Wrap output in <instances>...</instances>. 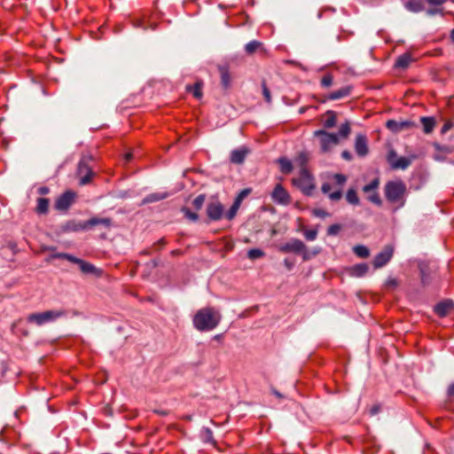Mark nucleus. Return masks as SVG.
<instances>
[{"label":"nucleus","instance_id":"6ab92c4d","mask_svg":"<svg viewBox=\"0 0 454 454\" xmlns=\"http://www.w3.org/2000/svg\"><path fill=\"white\" fill-rule=\"evenodd\" d=\"M454 309V302L451 300H445L434 306V312L441 317H446Z\"/></svg>","mask_w":454,"mask_h":454},{"label":"nucleus","instance_id":"4c0bfd02","mask_svg":"<svg viewBox=\"0 0 454 454\" xmlns=\"http://www.w3.org/2000/svg\"><path fill=\"white\" fill-rule=\"evenodd\" d=\"M181 212L184 215L192 222H196L199 219V215L197 213L192 212L188 207H184L181 208Z\"/></svg>","mask_w":454,"mask_h":454},{"label":"nucleus","instance_id":"412c9836","mask_svg":"<svg viewBox=\"0 0 454 454\" xmlns=\"http://www.w3.org/2000/svg\"><path fill=\"white\" fill-rule=\"evenodd\" d=\"M369 270V266L366 263L355 264L348 269V273L351 277L361 278L364 277Z\"/></svg>","mask_w":454,"mask_h":454},{"label":"nucleus","instance_id":"f3484780","mask_svg":"<svg viewBox=\"0 0 454 454\" xmlns=\"http://www.w3.org/2000/svg\"><path fill=\"white\" fill-rule=\"evenodd\" d=\"M85 222L87 230L92 229L97 226L102 227L106 230H110L113 225V220L109 217L94 216Z\"/></svg>","mask_w":454,"mask_h":454},{"label":"nucleus","instance_id":"e433bc0d","mask_svg":"<svg viewBox=\"0 0 454 454\" xmlns=\"http://www.w3.org/2000/svg\"><path fill=\"white\" fill-rule=\"evenodd\" d=\"M264 252L259 248H252L247 252V257L250 260H256L264 256Z\"/></svg>","mask_w":454,"mask_h":454},{"label":"nucleus","instance_id":"c85d7f7f","mask_svg":"<svg viewBox=\"0 0 454 454\" xmlns=\"http://www.w3.org/2000/svg\"><path fill=\"white\" fill-rule=\"evenodd\" d=\"M167 197H168V193H166V192H164V193H151L143 199L142 204L145 205V204L153 203V202L164 200Z\"/></svg>","mask_w":454,"mask_h":454},{"label":"nucleus","instance_id":"2eb2a0df","mask_svg":"<svg viewBox=\"0 0 454 454\" xmlns=\"http://www.w3.org/2000/svg\"><path fill=\"white\" fill-rule=\"evenodd\" d=\"M272 200L282 205H287L291 202L290 196L286 190L282 186V184H278L272 193H271Z\"/></svg>","mask_w":454,"mask_h":454},{"label":"nucleus","instance_id":"6e6552de","mask_svg":"<svg viewBox=\"0 0 454 454\" xmlns=\"http://www.w3.org/2000/svg\"><path fill=\"white\" fill-rule=\"evenodd\" d=\"M416 159L415 155L411 157L397 158V154L394 149H391L387 156V160L393 169H406L411 164L412 160Z\"/></svg>","mask_w":454,"mask_h":454},{"label":"nucleus","instance_id":"f704fd0d","mask_svg":"<svg viewBox=\"0 0 454 454\" xmlns=\"http://www.w3.org/2000/svg\"><path fill=\"white\" fill-rule=\"evenodd\" d=\"M380 185V179L378 177L372 179L368 184L363 187L364 193H370L371 192H376Z\"/></svg>","mask_w":454,"mask_h":454},{"label":"nucleus","instance_id":"f8f14e48","mask_svg":"<svg viewBox=\"0 0 454 454\" xmlns=\"http://www.w3.org/2000/svg\"><path fill=\"white\" fill-rule=\"evenodd\" d=\"M394 249L391 246H385L384 248L373 259V266L376 269L385 266L392 258Z\"/></svg>","mask_w":454,"mask_h":454},{"label":"nucleus","instance_id":"774afa93","mask_svg":"<svg viewBox=\"0 0 454 454\" xmlns=\"http://www.w3.org/2000/svg\"><path fill=\"white\" fill-rule=\"evenodd\" d=\"M153 252V249L152 248H148V249H145L141 252V254H145V255H149L151 254Z\"/></svg>","mask_w":454,"mask_h":454},{"label":"nucleus","instance_id":"9b49d317","mask_svg":"<svg viewBox=\"0 0 454 454\" xmlns=\"http://www.w3.org/2000/svg\"><path fill=\"white\" fill-rule=\"evenodd\" d=\"M75 193L72 191H67L61 194L55 201L54 207L59 211H66L74 203Z\"/></svg>","mask_w":454,"mask_h":454},{"label":"nucleus","instance_id":"39448f33","mask_svg":"<svg viewBox=\"0 0 454 454\" xmlns=\"http://www.w3.org/2000/svg\"><path fill=\"white\" fill-rule=\"evenodd\" d=\"M66 316L64 310H46L41 313H31L27 316V320L28 323L35 324L41 326L46 323L53 322L58 318Z\"/></svg>","mask_w":454,"mask_h":454},{"label":"nucleus","instance_id":"0e129e2a","mask_svg":"<svg viewBox=\"0 0 454 454\" xmlns=\"http://www.w3.org/2000/svg\"><path fill=\"white\" fill-rule=\"evenodd\" d=\"M50 192V189L47 186H42L38 189V193L41 195H46Z\"/></svg>","mask_w":454,"mask_h":454},{"label":"nucleus","instance_id":"aec40b11","mask_svg":"<svg viewBox=\"0 0 454 454\" xmlns=\"http://www.w3.org/2000/svg\"><path fill=\"white\" fill-rule=\"evenodd\" d=\"M220 74V83L224 90H228L231 83V75L230 74L229 67L225 65H219L217 67Z\"/></svg>","mask_w":454,"mask_h":454},{"label":"nucleus","instance_id":"a18cd8bd","mask_svg":"<svg viewBox=\"0 0 454 454\" xmlns=\"http://www.w3.org/2000/svg\"><path fill=\"white\" fill-rule=\"evenodd\" d=\"M333 79L332 74H325L321 79V85L325 88L330 87L333 84Z\"/></svg>","mask_w":454,"mask_h":454},{"label":"nucleus","instance_id":"f257e3e1","mask_svg":"<svg viewBox=\"0 0 454 454\" xmlns=\"http://www.w3.org/2000/svg\"><path fill=\"white\" fill-rule=\"evenodd\" d=\"M222 320L221 313L213 307H204L199 309L193 317V325L200 332L215 329Z\"/></svg>","mask_w":454,"mask_h":454},{"label":"nucleus","instance_id":"423d86ee","mask_svg":"<svg viewBox=\"0 0 454 454\" xmlns=\"http://www.w3.org/2000/svg\"><path fill=\"white\" fill-rule=\"evenodd\" d=\"M293 184L299 188L305 195H311L315 189L313 177L309 172L303 168L300 171V176L293 179Z\"/></svg>","mask_w":454,"mask_h":454},{"label":"nucleus","instance_id":"052dcab7","mask_svg":"<svg viewBox=\"0 0 454 454\" xmlns=\"http://www.w3.org/2000/svg\"><path fill=\"white\" fill-rule=\"evenodd\" d=\"M159 265V260L157 259H153L150 262H148L145 266L146 268H148L149 270H152V269H154L156 268L157 266Z\"/></svg>","mask_w":454,"mask_h":454},{"label":"nucleus","instance_id":"cd10ccee","mask_svg":"<svg viewBox=\"0 0 454 454\" xmlns=\"http://www.w3.org/2000/svg\"><path fill=\"white\" fill-rule=\"evenodd\" d=\"M278 163L280 166V171L283 174H289L293 171L294 167L292 162L286 157H281L278 160Z\"/></svg>","mask_w":454,"mask_h":454},{"label":"nucleus","instance_id":"4be33fe9","mask_svg":"<svg viewBox=\"0 0 454 454\" xmlns=\"http://www.w3.org/2000/svg\"><path fill=\"white\" fill-rule=\"evenodd\" d=\"M350 92H351V87L345 86L336 91L330 93L327 96V99H329V100L340 99V98H343L348 96L350 94Z\"/></svg>","mask_w":454,"mask_h":454},{"label":"nucleus","instance_id":"7c9ffc66","mask_svg":"<svg viewBox=\"0 0 454 454\" xmlns=\"http://www.w3.org/2000/svg\"><path fill=\"white\" fill-rule=\"evenodd\" d=\"M49 200L46 198H38L36 205V212L40 215L48 213L49 210Z\"/></svg>","mask_w":454,"mask_h":454},{"label":"nucleus","instance_id":"e2e57ef3","mask_svg":"<svg viewBox=\"0 0 454 454\" xmlns=\"http://www.w3.org/2000/svg\"><path fill=\"white\" fill-rule=\"evenodd\" d=\"M380 411V406L379 404H376L370 409L369 412H370L371 416H374V415L378 414Z\"/></svg>","mask_w":454,"mask_h":454},{"label":"nucleus","instance_id":"20e7f679","mask_svg":"<svg viewBox=\"0 0 454 454\" xmlns=\"http://www.w3.org/2000/svg\"><path fill=\"white\" fill-rule=\"evenodd\" d=\"M94 160L90 153L82 154L77 166V176L80 177V185H86L90 183L95 173L90 162Z\"/></svg>","mask_w":454,"mask_h":454},{"label":"nucleus","instance_id":"3c124183","mask_svg":"<svg viewBox=\"0 0 454 454\" xmlns=\"http://www.w3.org/2000/svg\"><path fill=\"white\" fill-rule=\"evenodd\" d=\"M342 197V192L340 190H338L336 192L329 193V199L333 201H338Z\"/></svg>","mask_w":454,"mask_h":454},{"label":"nucleus","instance_id":"473e14b6","mask_svg":"<svg viewBox=\"0 0 454 454\" xmlns=\"http://www.w3.org/2000/svg\"><path fill=\"white\" fill-rule=\"evenodd\" d=\"M353 252L360 258H367L370 255L368 247L364 245L355 246L353 247Z\"/></svg>","mask_w":454,"mask_h":454},{"label":"nucleus","instance_id":"09e8293b","mask_svg":"<svg viewBox=\"0 0 454 454\" xmlns=\"http://www.w3.org/2000/svg\"><path fill=\"white\" fill-rule=\"evenodd\" d=\"M333 178H334L336 184L340 186H342L347 181V177L343 174H335L333 176Z\"/></svg>","mask_w":454,"mask_h":454},{"label":"nucleus","instance_id":"2f4dec72","mask_svg":"<svg viewBox=\"0 0 454 454\" xmlns=\"http://www.w3.org/2000/svg\"><path fill=\"white\" fill-rule=\"evenodd\" d=\"M346 200L351 205H358L360 203L359 197L355 189L350 188L346 193Z\"/></svg>","mask_w":454,"mask_h":454},{"label":"nucleus","instance_id":"dca6fc26","mask_svg":"<svg viewBox=\"0 0 454 454\" xmlns=\"http://www.w3.org/2000/svg\"><path fill=\"white\" fill-rule=\"evenodd\" d=\"M354 148L359 157H365L369 153L368 139L364 134L356 136Z\"/></svg>","mask_w":454,"mask_h":454},{"label":"nucleus","instance_id":"4d7b16f0","mask_svg":"<svg viewBox=\"0 0 454 454\" xmlns=\"http://www.w3.org/2000/svg\"><path fill=\"white\" fill-rule=\"evenodd\" d=\"M166 244V241L164 239H160L159 241H157L156 243H154L152 247V249L153 250H158V249H160L162 248Z\"/></svg>","mask_w":454,"mask_h":454},{"label":"nucleus","instance_id":"338daca9","mask_svg":"<svg viewBox=\"0 0 454 454\" xmlns=\"http://www.w3.org/2000/svg\"><path fill=\"white\" fill-rule=\"evenodd\" d=\"M272 393H273V395H274L276 397H278V398H279V399L284 398V395H283L280 392H278V390H276V389H272Z\"/></svg>","mask_w":454,"mask_h":454},{"label":"nucleus","instance_id":"680f3d73","mask_svg":"<svg viewBox=\"0 0 454 454\" xmlns=\"http://www.w3.org/2000/svg\"><path fill=\"white\" fill-rule=\"evenodd\" d=\"M332 189V185L329 183H324L321 186V191L323 193H329Z\"/></svg>","mask_w":454,"mask_h":454},{"label":"nucleus","instance_id":"c03bdc74","mask_svg":"<svg viewBox=\"0 0 454 454\" xmlns=\"http://www.w3.org/2000/svg\"><path fill=\"white\" fill-rule=\"evenodd\" d=\"M251 192L250 189H243L235 198L234 201L241 204L242 200Z\"/></svg>","mask_w":454,"mask_h":454},{"label":"nucleus","instance_id":"69168bd1","mask_svg":"<svg viewBox=\"0 0 454 454\" xmlns=\"http://www.w3.org/2000/svg\"><path fill=\"white\" fill-rule=\"evenodd\" d=\"M448 395L450 396H454V383L450 384L448 387Z\"/></svg>","mask_w":454,"mask_h":454},{"label":"nucleus","instance_id":"a211bd4d","mask_svg":"<svg viewBox=\"0 0 454 454\" xmlns=\"http://www.w3.org/2000/svg\"><path fill=\"white\" fill-rule=\"evenodd\" d=\"M249 153H250V150L248 147H247V146L239 147L238 149L231 151V156H230V160L233 164H238V165L242 164Z\"/></svg>","mask_w":454,"mask_h":454},{"label":"nucleus","instance_id":"c756f323","mask_svg":"<svg viewBox=\"0 0 454 454\" xmlns=\"http://www.w3.org/2000/svg\"><path fill=\"white\" fill-rule=\"evenodd\" d=\"M327 118L324 121L325 129H331L334 127L337 123L336 113L334 111L329 110L325 113Z\"/></svg>","mask_w":454,"mask_h":454},{"label":"nucleus","instance_id":"de8ad7c7","mask_svg":"<svg viewBox=\"0 0 454 454\" xmlns=\"http://www.w3.org/2000/svg\"><path fill=\"white\" fill-rule=\"evenodd\" d=\"M297 161L299 162L301 168H305V165L307 164L308 161L307 154L303 152L300 153L297 157Z\"/></svg>","mask_w":454,"mask_h":454},{"label":"nucleus","instance_id":"0eeeda50","mask_svg":"<svg viewBox=\"0 0 454 454\" xmlns=\"http://www.w3.org/2000/svg\"><path fill=\"white\" fill-rule=\"evenodd\" d=\"M278 249L282 253H294L296 254H302L304 261H307L310 258L307 252L305 244L298 239H292L288 242L280 245Z\"/></svg>","mask_w":454,"mask_h":454},{"label":"nucleus","instance_id":"393cba45","mask_svg":"<svg viewBox=\"0 0 454 454\" xmlns=\"http://www.w3.org/2000/svg\"><path fill=\"white\" fill-rule=\"evenodd\" d=\"M405 8L411 12H420L424 10L423 0H409L405 4Z\"/></svg>","mask_w":454,"mask_h":454},{"label":"nucleus","instance_id":"7ed1b4c3","mask_svg":"<svg viewBox=\"0 0 454 454\" xmlns=\"http://www.w3.org/2000/svg\"><path fill=\"white\" fill-rule=\"evenodd\" d=\"M406 184L402 180L388 181L384 187V192L386 199L390 203H401V206L404 204L403 197L406 193Z\"/></svg>","mask_w":454,"mask_h":454},{"label":"nucleus","instance_id":"ea45409f","mask_svg":"<svg viewBox=\"0 0 454 454\" xmlns=\"http://www.w3.org/2000/svg\"><path fill=\"white\" fill-rule=\"evenodd\" d=\"M201 438L204 442H213V432L208 427H204L201 430Z\"/></svg>","mask_w":454,"mask_h":454},{"label":"nucleus","instance_id":"9d476101","mask_svg":"<svg viewBox=\"0 0 454 454\" xmlns=\"http://www.w3.org/2000/svg\"><path fill=\"white\" fill-rule=\"evenodd\" d=\"M87 231L86 222L77 220H68L66 223L59 225L56 231L58 235L69 233V232H79Z\"/></svg>","mask_w":454,"mask_h":454},{"label":"nucleus","instance_id":"c9c22d12","mask_svg":"<svg viewBox=\"0 0 454 454\" xmlns=\"http://www.w3.org/2000/svg\"><path fill=\"white\" fill-rule=\"evenodd\" d=\"M239 207H240V204L234 201L233 204L231 205V207H230V209L224 215L226 219L232 220L236 216Z\"/></svg>","mask_w":454,"mask_h":454},{"label":"nucleus","instance_id":"13d9d810","mask_svg":"<svg viewBox=\"0 0 454 454\" xmlns=\"http://www.w3.org/2000/svg\"><path fill=\"white\" fill-rule=\"evenodd\" d=\"M452 126L453 124L451 121H446L444 125L442 127L441 133L445 134L452 128Z\"/></svg>","mask_w":454,"mask_h":454},{"label":"nucleus","instance_id":"72a5a7b5","mask_svg":"<svg viewBox=\"0 0 454 454\" xmlns=\"http://www.w3.org/2000/svg\"><path fill=\"white\" fill-rule=\"evenodd\" d=\"M74 257L75 256H74L73 254H67V253H54V254H51L47 258L46 261L51 262L53 259H66V260L69 261L70 262H73Z\"/></svg>","mask_w":454,"mask_h":454},{"label":"nucleus","instance_id":"603ef678","mask_svg":"<svg viewBox=\"0 0 454 454\" xmlns=\"http://www.w3.org/2000/svg\"><path fill=\"white\" fill-rule=\"evenodd\" d=\"M435 149L440 153H450L452 150L448 145H441L439 144H434Z\"/></svg>","mask_w":454,"mask_h":454},{"label":"nucleus","instance_id":"5fc2aeb1","mask_svg":"<svg viewBox=\"0 0 454 454\" xmlns=\"http://www.w3.org/2000/svg\"><path fill=\"white\" fill-rule=\"evenodd\" d=\"M436 14H442V9L441 8H430L427 11V16H434Z\"/></svg>","mask_w":454,"mask_h":454},{"label":"nucleus","instance_id":"49530a36","mask_svg":"<svg viewBox=\"0 0 454 454\" xmlns=\"http://www.w3.org/2000/svg\"><path fill=\"white\" fill-rule=\"evenodd\" d=\"M262 95L264 97L265 101L267 103H270L271 102L270 91L264 82H262Z\"/></svg>","mask_w":454,"mask_h":454},{"label":"nucleus","instance_id":"58836bf2","mask_svg":"<svg viewBox=\"0 0 454 454\" xmlns=\"http://www.w3.org/2000/svg\"><path fill=\"white\" fill-rule=\"evenodd\" d=\"M206 200V195L205 194H200L198 195L192 201V205L196 210H200L202 208L204 203Z\"/></svg>","mask_w":454,"mask_h":454},{"label":"nucleus","instance_id":"1a4fd4ad","mask_svg":"<svg viewBox=\"0 0 454 454\" xmlns=\"http://www.w3.org/2000/svg\"><path fill=\"white\" fill-rule=\"evenodd\" d=\"M208 221L216 222L221 220L224 215V207L218 200H212L207 203L206 207Z\"/></svg>","mask_w":454,"mask_h":454},{"label":"nucleus","instance_id":"8fccbe9b","mask_svg":"<svg viewBox=\"0 0 454 454\" xmlns=\"http://www.w3.org/2000/svg\"><path fill=\"white\" fill-rule=\"evenodd\" d=\"M304 236H305L306 239L311 241V240L316 239V238L317 236V230H309L304 232Z\"/></svg>","mask_w":454,"mask_h":454},{"label":"nucleus","instance_id":"b1692460","mask_svg":"<svg viewBox=\"0 0 454 454\" xmlns=\"http://www.w3.org/2000/svg\"><path fill=\"white\" fill-rule=\"evenodd\" d=\"M419 271H420V277H421V282L423 285H428L431 281V270L426 263H419Z\"/></svg>","mask_w":454,"mask_h":454},{"label":"nucleus","instance_id":"4468645a","mask_svg":"<svg viewBox=\"0 0 454 454\" xmlns=\"http://www.w3.org/2000/svg\"><path fill=\"white\" fill-rule=\"evenodd\" d=\"M73 263L77 264L83 274L92 275L95 277H100L102 275V270L80 258L74 257Z\"/></svg>","mask_w":454,"mask_h":454},{"label":"nucleus","instance_id":"6e6d98bb","mask_svg":"<svg viewBox=\"0 0 454 454\" xmlns=\"http://www.w3.org/2000/svg\"><path fill=\"white\" fill-rule=\"evenodd\" d=\"M166 244V241L164 239H160L159 241H157L156 243H154L152 247V249L153 250H158V249H160L162 248Z\"/></svg>","mask_w":454,"mask_h":454},{"label":"nucleus","instance_id":"a19ab883","mask_svg":"<svg viewBox=\"0 0 454 454\" xmlns=\"http://www.w3.org/2000/svg\"><path fill=\"white\" fill-rule=\"evenodd\" d=\"M370 193L371 194L368 196V200L377 206H381L382 200L379 193L377 192H371Z\"/></svg>","mask_w":454,"mask_h":454},{"label":"nucleus","instance_id":"a878e982","mask_svg":"<svg viewBox=\"0 0 454 454\" xmlns=\"http://www.w3.org/2000/svg\"><path fill=\"white\" fill-rule=\"evenodd\" d=\"M420 122L423 126V131L426 134L431 133L435 126V120L434 117L423 116L420 118Z\"/></svg>","mask_w":454,"mask_h":454},{"label":"nucleus","instance_id":"5701e85b","mask_svg":"<svg viewBox=\"0 0 454 454\" xmlns=\"http://www.w3.org/2000/svg\"><path fill=\"white\" fill-rule=\"evenodd\" d=\"M202 88L203 82L197 81L193 85L188 84L186 85V90L191 92L194 98L200 99L202 98Z\"/></svg>","mask_w":454,"mask_h":454},{"label":"nucleus","instance_id":"bf43d9fd","mask_svg":"<svg viewBox=\"0 0 454 454\" xmlns=\"http://www.w3.org/2000/svg\"><path fill=\"white\" fill-rule=\"evenodd\" d=\"M341 157H342V159H344L345 160H348V161H350L353 159L352 153L348 150H344L341 153Z\"/></svg>","mask_w":454,"mask_h":454},{"label":"nucleus","instance_id":"ddd939ff","mask_svg":"<svg viewBox=\"0 0 454 454\" xmlns=\"http://www.w3.org/2000/svg\"><path fill=\"white\" fill-rule=\"evenodd\" d=\"M416 123L405 120V121H396V120H388L386 122V127L394 133H399L403 130L411 129L414 127H416Z\"/></svg>","mask_w":454,"mask_h":454},{"label":"nucleus","instance_id":"f03ea898","mask_svg":"<svg viewBox=\"0 0 454 454\" xmlns=\"http://www.w3.org/2000/svg\"><path fill=\"white\" fill-rule=\"evenodd\" d=\"M350 132V123L348 121H346L340 126L338 134L329 133L325 129H317L314 132V137L319 138L321 151L327 153L339 144L340 137L347 138Z\"/></svg>","mask_w":454,"mask_h":454},{"label":"nucleus","instance_id":"bb28decb","mask_svg":"<svg viewBox=\"0 0 454 454\" xmlns=\"http://www.w3.org/2000/svg\"><path fill=\"white\" fill-rule=\"evenodd\" d=\"M411 61V57L410 54H403L399 56L395 61V67L400 68V69H405L409 67L410 63Z\"/></svg>","mask_w":454,"mask_h":454},{"label":"nucleus","instance_id":"37998d69","mask_svg":"<svg viewBox=\"0 0 454 454\" xmlns=\"http://www.w3.org/2000/svg\"><path fill=\"white\" fill-rule=\"evenodd\" d=\"M340 229H341V225L340 224H338V223L332 224L327 229V234L329 236L337 235L339 233V231H340Z\"/></svg>","mask_w":454,"mask_h":454},{"label":"nucleus","instance_id":"79ce46f5","mask_svg":"<svg viewBox=\"0 0 454 454\" xmlns=\"http://www.w3.org/2000/svg\"><path fill=\"white\" fill-rule=\"evenodd\" d=\"M260 46V43L257 41H251L246 45V51L247 53H254L258 47Z\"/></svg>","mask_w":454,"mask_h":454},{"label":"nucleus","instance_id":"864d4df0","mask_svg":"<svg viewBox=\"0 0 454 454\" xmlns=\"http://www.w3.org/2000/svg\"><path fill=\"white\" fill-rule=\"evenodd\" d=\"M313 215L315 216L321 217V218L329 216V214L326 211H325L324 209H321V208H315L313 210Z\"/></svg>","mask_w":454,"mask_h":454}]
</instances>
